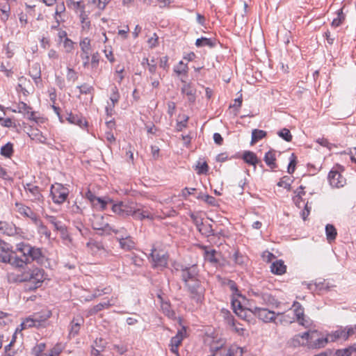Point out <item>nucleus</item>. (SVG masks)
<instances>
[{"label":"nucleus","instance_id":"obj_1","mask_svg":"<svg viewBox=\"0 0 356 356\" xmlns=\"http://www.w3.org/2000/svg\"><path fill=\"white\" fill-rule=\"evenodd\" d=\"M44 271L42 268H34L24 272L20 278V282H26V289L33 291L41 286L44 280Z\"/></svg>","mask_w":356,"mask_h":356},{"label":"nucleus","instance_id":"obj_2","mask_svg":"<svg viewBox=\"0 0 356 356\" xmlns=\"http://www.w3.org/2000/svg\"><path fill=\"white\" fill-rule=\"evenodd\" d=\"M16 250L22 254L23 257H25L28 264L35 261L39 264H42L44 261L45 257L40 248L32 246L29 243H21L17 245Z\"/></svg>","mask_w":356,"mask_h":356},{"label":"nucleus","instance_id":"obj_3","mask_svg":"<svg viewBox=\"0 0 356 356\" xmlns=\"http://www.w3.org/2000/svg\"><path fill=\"white\" fill-rule=\"evenodd\" d=\"M190 294V298L197 303H201L204 297L205 289L199 279L185 284Z\"/></svg>","mask_w":356,"mask_h":356},{"label":"nucleus","instance_id":"obj_4","mask_svg":"<svg viewBox=\"0 0 356 356\" xmlns=\"http://www.w3.org/2000/svg\"><path fill=\"white\" fill-rule=\"evenodd\" d=\"M50 195L55 204H61L66 201L69 189L61 184L55 183L51 186Z\"/></svg>","mask_w":356,"mask_h":356},{"label":"nucleus","instance_id":"obj_5","mask_svg":"<svg viewBox=\"0 0 356 356\" xmlns=\"http://www.w3.org/2000/svg\"><path fill=\"white\" fill-rule=\"evenodd\" d=\"M112 211L122 217H127L132 215L136 211V204L134 202L126 203L119 202L116 204L111 203Z\"/></svg>","mask_w":356,"mask_h":356},{"label":"nucleus","instance_id":"obj_6","mask_svg":"<svg viewBox=\"0 0 356 356\" xmlns=\"http://www.w3.org/2000/svg\"><path fill=\"white\" fill-rule=\"evenodd\" d=\"M252 312L256 316L259 320L264 323H275L276 322V314L271 310L266 308L255 307L252 309Z\"/></svg>","mask_w":356,"mask_h":356},{"label":"nucleus","instance_id":"obj_7","mask_svg":"<svg viewBox=\"0 0 356 356\" xmlns=\"http://www.w3.org/2000/svg\"><path fill=\"white\" fill-rule=\"evenodd\" d=\"M181 277L185 284L191 282L193 280L199 279V270L197 265H192L188 267L181 266Z\"/></svg>","mask_w":356,"mask_h":356},{"label":"nucleus","instance_id":"obj_8","mask_svg":"<svg viewBox=\"0 0 356 356\" xmlns=\"http://www.w3.org/2000/svg\"><path fill=\"white\" fill-rule=\"evenodd\" d=\"M150 258L153 262L154 267H166L168 265V255L161 250H152Z\"/></svg>","mask_w":356,"mask_h":356},{"label":"nucleus","instance_id":"obj_9","mask_svg":"<svg viewBox=\"0 0 356 356\" xmlns=\"http://www.w3.org/2000/svg\"><path fill=\"white\" fill-rule=\"evenodd\" d=\"M328 180L330 184L335 188L343 187L346 183V178H344L339 172L335 170H330L328 174Z\"/></svg>","mask_w":356,"mask_h":356},{"label":"nucleus","instance_id":"obj_10","mask_svg":"<svg viewBox=\"0 0 356 356\" xmlns=\"http://www.w3.org/2000/svg\"><path fill=\"white\" fill-rule=\"evenodd\" d=\"M17 212L24 217L29 218L34 223L40 217L30 207L19 203L15 204Z\"/></svg>","mask_w":356,"mask_h":356},{"label":"nucleus","instance_id":"obj_11","mask_svg":"<svg viewBox=\"0 0 356 356\" xmlns=\"http://www.w3.org/2000/svg\"><path fill=\"white\" fill-rule=\"evenodd\" d=\"M13 111L22 113L24 116H26L29 120L36 122H38L37 118L35 117V113L32 111V108L23 102H19L16 108L13 109Z\"/></svg>","mask_w":356,"mask_h":356},{"label":"nucleus","instance_id":"obj_12","mask_svg":"<svg viewBox=\"0 0 356 356\" xmlns=\"http://www.w3.org/2000/svg\"><path fill=\"white\" fill-rule=\"evenodd\" d=\"M183 86L181 89V94L187 97L188 101L190 103H194L196 99V89L191 83H187L186 81L181 79Z\"/></svg>","mask_w":356,"mask_h":356},{"label":"nucleus","instance_id":"obj_13","mask_svg":"<svg viewBox=\"0 0 356 356\" xmlns=\"http://www.w3.org/2000/svg\"><path fill=\"white\" fill-rule=\"evenodd\" d=\"M83 323L84 318L81 316L74 317L70 325V337H76L79 334L81 327L83 325Z\"/></svg>","mask_w":356,"mask_h":356},{"label":"nucleus","instance_id":"obj_14","mask_svg":"<svg viewBox=\"0 0 356 356\" xmlns=\"http://www.w3.org/2000/svg\"><path fill=\"white\" fill-rule=\"evenodd\" d=\"M96 229H102L104 231H111L116 235V238L118 241H121L122 238L127 237L129 235H130L127 230L124 227H120L119 229H116L112 226H111L109 224L106 223L104 227H95Z\"/></svg>","mask_w":356,"mask_h":356},{"label":"nucleus","instance_id":"obj_15","mask_svg":"<svg viewBox=\"0 0 356 356\" xmlns=\"http://www.w3.org/2000/svg\"><path fill=\"white\" fill-rule=\"evenodd\" d=\"M24 189L26 192H29L31 195V200L33 202H42L43 195L38 186H35L31 183L24 185Z\"/></svg>","mask_w":356,"mask_h":356},{"label":"nucleus","instance_id":"obj_16","mask_svg":"<svg viewBox=\"0 0 356 356\" xmlns=\"http://www.w3.org/2000/svg\"><path fill=\"white\" fill-rule=\"evenodd\" d=\"M117 302V298L112 297L111 299L108 300L106 302H100L88 310V314L92 316L95 315L99 312L103 310L104 309H108L110 307L115 305Z\"/></svg>","mask_w":356,"mask_h":356},{"label":"nucleus","instance_id":"obj_17","mask_svg":"<svg viewBox=\"0 0 356 356\" xmlns=\"http://www.w3.org/2000/svg\"><path fill=\"white\" fill-rule=\"evenodd\" d=\"M12 248L10 244L0 239V262L6 263V261H9V254L12 252Z\"/></svg>","mask_w":356,"mask_h":356},{"label":"nucleus","instance_id":"obj_18","mask_svg":"<svg viewBox=\"0 0 356 356\" xmlns=\"http://www.w3.org/2000/svg\"><path fill=\"white\" fill-rule=\"evenodd\" d=\"M0 233L8 236H14L17 234V230L13 223L0 221Z\"/></svg>","mask_w":356,"mask_h":356},{"label":"nucleus","instance_id":"obj_19","mask_svg":"<svg viewBox=\"0 0 356 356\" xmlns=\"http://www.w3.org/2000/svg\"><path fill=\"white\" fill-rule=\"evenodd\" d=\"M6 263L10 264L12 266L18 268H23L28 263L25 259V257L14 255L13 252H10L9 254V261H6Z\"/></svg>","mask_w":356,"mask_h":356},{"label":"nucleus","instance_id":"obj_20","mask_svg":"<svg viewBox=\"0 0 356 356\" xmlns=\"http://www.w3.org/2000/svg\"><path fill=\"white\" fill-rule=\"evenodd\" d=\"M224 318L226 321V323L232 327L235 332L238 333L240 335H242L244 332V329L243 327H238L237 324L235 322L234 316L231 314V313L229 311H226L224 312Z\"/></svg>","mask_w":356,"mask_h":356},{"label":"nucleus","instance_id":"obj_21","mask_svg":"<svg viewBox=\"0 0 356 356\" xmlns=\"http://www.w3.org/2000/svg\"><path fill=\"white\" fill-rule=\"evenodd\" d=\"M225 341L223 339H220L217 341H213L212 344L211 345V350L213 353L212 355L216 356L218 355V351H220V353H223L225 355L227 353V350L229 348H227L225 346Z\"/></svg>","mask_w":356,"mask_h":356},{"label":"nucleus","instance_id":"obj_22","mask_svg":"<svg viewBox=\"0 0 356 356\" xmlns=\"http://www.w3.org/2000/svg\"><path fill=\"white\" fill-rule=\"evenodd\" d=\"M51 316V312L49 310H44L40 312L33 314V321H35L38 326H41L48 318Z\"/></svg>","mask_w":356,"mask_h":356},{"label":"nucleus","instance_id":"obj_23","mask_svg":"<svg viewBox=\"0 0 356 356\" xmlns=\"http://www.w3.org/2000/svg\"><path fill=\"white\" fill-rule=\"evenodd\" d=\"M66 119L70 124L78 125L80 127H86L88 124V122L86 121L84 118L78 115H74L72 113L67 114V117Z\"/></svg>","mask_w":356,"mask_h":356},{"label":"nucleus","instance_id":"obj_24","mask_svg":"<svg viewBox=\"0 0 356 356\" xmlns=\"http://www.w3.org/2000/svg\"><path fill=\"white\" fill-rule=\"evenodd\" d=\"M216 44L217 40L215 38L202 37L200 38H197L195 41V45L197 47H209L210 48H213L216 47Z\"/></svg>","mask_w":356,"mask_h":356},{"label":"nucleus","instance_id":"obj_25","mask_svg":"<svg viewBox=\"0 0 356 356\" xmlns=\"http://www.w3.org/2000/svg\"><path fill=\"white\" fill-rule=\"evenodd\" d=\"M286 270V266L282 260H277L270 266V270L275 275H283Z\"/></svg>","mask_w":356,"mask_h":356},{"label":"nucleus","instance_id":"obj_26","mask_svg":"<svg viewBox=\"0 0 356 356\" xmlns=\"http://www.w3.org/2000/svg\"><path fill=\"white\" fill-rule=\"evenodd\" d=\"M243 159L246 163L253 165L254 168H256L257 164L260 162L257 155L250 151H245L243 153Z\"/></svg>","mask_w":356,"mask_h":356},{"label":"nucleus","instance_id":"obj_27","mask_svg":"<svg viewBox=\"0 0 356 356\" xmlns=\"http://www.w3.org/2000/svg\"><path fill=\"white\" fill-rule=\"evenodd\" d=\"M33 224L36 226L38 232L40 234L44 235L45 238L47 239H49L51 238V231L43 223V222L40 220V218Z\"/></svg>","mask_w":356,"mask_h":356},{"label":"nucleus","instance_id":"obj_28","mask_svg":"<svg viewBox=\"0 0 356 356\" xmlns=\"http://www.w3.org/2000/svg\"><path fill=\"white\" fill-rule=\"evenodd\" d=\"M120 246L122 249L129 251L135 248L136 243L133 238L129 235L127 237L122 238L119 241Z\"/></svg>","mask_w":356,"mask_h":356},{"label":"nucleus","instance_id":"obj_29","mask_svg":"<svg viewBox=\"0 0 356 356\" xmlns=\"http://www.w3.org/2000/svg\"><path fill=\"white\" fill-rule=\"evenodd\" d=\"M44 217L54 227L56 231L64 232L65 230V225L56 217L47 214H45Z\"/></svg>","mask_w":356,"mask_h":356},{"label":"nucleus","instance_id":"obj_30","mask_svg":"<svg viewBox=\"0 0 356 356\" xmlns=\"http://www.w3.org/2000/svg\"><path fill=\"white\" fill-rule=\"evenodd\" d=\"M29 75L34 80L35 83L41 81V70L39 63L33 64L29 69Z\"/></svg>","mask_w":356,"mask_h":356},{"label":"nucleus","instance_id":"obj_31","mask_svg":"<svg viewBox=\"0 0 356 356\" xmlns=\"http://www.w3.org/2000/svg\"><path fill=\"white\" fill-rule=\"evenodd\" d=\"M86 196L91 202H94L95 200H97L100 204L101 208L103 210L106 209L107 204L108 203H112L111 200H105L101 197H97L90 191H88L86 193Z\"/></svg>","mask_w":356,"mask_h":356},{"label":"nucleus","instance_id":"obj_32","mask_svg":"<svg viewBox=\"0 0 356 356\" xmlns=\"http://www.w3.org/2000/svg\"><path fill=\"white\" fill-rule=\"evenodd\" d=\"M264 159L266 165L269 166L272 170L277 168V164L275 163L276 157L275 150L270 149L265 154Z\"/></svg>","mask_w":356,"mask_h":356},{"label":"nucleus","instance_id":"obj_33","mask_svg":"<svg viewBox=\"0 0 356 356\" xmlns=\"http://www.w3.org/2000/svg\"><path fill=\"white\" fill-rule=\"evenodd\" d=\"M353 353H356V343L346 348L337 350L334 356H351Z\"/></svg>","mask_w":356,"mask_h":356},{"label":"nucleus","instance_id":"obj_34","mask_svg":"<svg viewBox=\"0 0 356 356\" xmlns=\"http://www.w3.org/2000/svg\"><path fill=\"white\" fill-rule=\"evenodd\" d=\"M325 234L327 241L331 243L336 239L337 232L333 225L327 224L325 226Z\"/></svg>","mask_w":356,"mask_h":356},{"label":"nucleus","instance_id":"obj_35","mask_svg":"<svg viewBox=\"0 0 356 356\" xmlns=\"http://www.w3.org/2000/svg\"><path fill=\"white\" fill-rule=\"evenodd\" d=\"M329 338L331 341H335L339 339L347 340L345 327H341L340 329H338L332 334H329Z\"/></svg>","mask_w":356,"mask_h":356},{"label":"nucleus","instance_id":"obj_36","mask_svg":"<svg viewBox=\"0 0 356 356\" xmlns=\"http://www.w3.org/2000/svg\"><path fill=\"white\" fill-rule=\"evenodd\" d=\"M267 136L266 131L261 129H253L252 131L251 144L253 145Z\"/></svg>","mask_w":356,"mask_h":356},{"label":"nucleus","instance_id":"obj_37","mask_svg":"<svg viewBox=\"0 0 356 356\" xmlns=\"http://www.w3.org/2000/svg\"><path fill=\"white\" fill-rule=\"evenodd\" d=\"M186 332V329L184 327H182L181 330H179L177 333V334L172 337L170 340V345H173L174 346H179L184 339V333Z\"/></svg>","mask_w":356,"mask_h":356},{"label":"nucleus","instance_id":"obj_38","mask_svg":"<svg viewBox=\"0 0 356 356\" xmlns=\"http://www.w3.org/2000/svg\"><path fill=\"white\" fill-rule=\"evenodd\" d=\"M315 334H317L316 331H314L312 332L308 331L302 334H296L294 337V342H296L299 339H302V341H305L306 342H308L309 340H312L314 338Z\"/></svg>","mask_w":356,"mask_h":356},{"label":"nucleus","instance_id":"obj_39","mask_svg":"<svg viewBox=\"0 0 356 356\" xmlns=\"http://www.w3.org/2000/svg\"><path fill=\"white\" fill-rule=\"evenodd\" d=\"M197 229L202 235L207 237L215 235L214 230L213 229L211 224H206L203 222L202 225H201Z\"/></svg>","mask_w":356,"mask_h":356},{"label":"nucleus","instance_id":"obj_40","mask_svg":"<svg viewBox=\"0 0 356 356\" xmlns=\"http://www.w3.org/2000/svg\"><path fill=\"white\" fill-rule=\"evenodd\" d=\"M216 254L217 252L213 249L211 250H206V252H204V259L212 264H217L219 261L216 257Z\"/></svg>","mask_w":356,"mask_h":356},{"label":"nucleus","instance_id":"obj_41","mask_svg":"<svg viewBox=\"0 0 356 356\" xmlns=\"http://www.w3.org/2000/svg\"><path fill=\"white\" fill-rule=\"evenodd\" d=\"M10 8V6L7 3H1L0 4V19L3 22H6L8 20L9 17Z\"/></svg>","mask_w":356,"mask_h":356},{"label":"nucleus","instance_id":"obj_42","mask_svg":"<svg viewBox=\"0 0 356 356\" xmlns=\"http://www.w3.org/2000/svg\"><path fill=\"white\" fill-rule=\"evenodd\" d=\"M29 136L33 140H35L40 143H46V137L42 135V133L38 129H33L31 133L29 134Z\"/></svg>","mask_w":356,"mask_h":356},{"label":"nucleus","instance_id":"obj_43","mask_svg":"<svg viewBox=\"0 0 356 356\" xmlns=\"http://www.w3.org/2000/svg\"><path fill=\"white\" fill-rule=\"evenodd\" d=\"M82 53L90 54L91 49L90 40L88 38H84L80 41L79 43Z\"/></svg>","mask_w":356,"mask_h":356},{"label":"nucleus","instance_id":"obj_44","mask_svg":"<svg viewBox=\"0 0 356 356\" xmlns=\"http://www.w3.org/2000/svg\"><path fill=\"white\" fill-rule=\"evenodd\" d=\"M161 309L163 312L169 318H175L176 317L175 312L171 309L170 305L165 302L161 303Z\"/></svg>","mask_w":356,"mask_h":356},{"label":"nucleus","instance_id":"obj_45","mask_svg":"<svg viewBox=\"0 0 356 356\" xmlns=\"http://www.w3.org/2000/svg\"><path fill=\"white\" fill-rule=\"evenodd\" d=\"M261 299L266 305H276V307H277V300L270 293H262L261 295Z\"/></svg>","mask_w":356,"mask_h":356},{"label":"nucleus","instance_id":"obj_46","mask_svg":"<svg viewBox=\"0 0 356 356\" xmlns=\"http://www.w3.org/2000/svg\"><path fill=\"white\" fill-rule=\"evenodd\" d=\"M67 6L72 10H81L85 9V6L83 3L82 1H74L73 0H67L66 1Z\"/></svg>","mask_w":356,"mask_h":356},{"label":"nucleus","instance_id":"obj_47","mask_svg":"<svg viewBox=\"0 0 356 356\" xmlns=\"http://www.w3.org/2000/svg\"><path fill=\"white\" fill-rule=\"evenodd\" d=\"M13 145L10 143H6L1 149V154L7 158H10L13 155Z\"/></svg>","mask_w":356,"mask_h":356},{"label":"nucleus","instance_id":"obj_48","mask_svg":"<svg viewBox=\"0 0 356 356\" xmlns=\"http://www.w3.org/2000/svg\"><path fill=\"white\" fill-rule=\"evenodd\" d=\"M293 307L294 308L293 312L296 317V320L298 318H300L305 315L304 308L302 307L300 302H294L293 304Z\"/></svg>","mask_w":356,"mask_h":356},{"label":"nucleus","instance_id":"obj_49","mask_svg":"<svg viewBox=\"0 0 356 356\" xmlns=\"http://www.w3.org/2000/svg\"><path fill=\"white\" fill-rule=\"evenodd\" d=\"M345 19V15L343 13V9L341 8L337 10V17L334 19L332 22V26L334 27L339 26Z\"/></svg>","mask_w":356,"mask_h":356},{"label":"nucleus","instance_id":"obj_50","mask_svg":"<svg viewBox=\"0 0 356 356\" xmlns=\"http://www.w3.org/2000/svg\"><path fill=\"white\" fill-rule=\"evenodd\" d=\"M329 339V337L318 338L313 341L312 347L314 348H323L328 343Z\"/></svg>","mask_w":356,"mask_h":356},{"label":"nucleus","instance_id":"obj_51","mask_svg":"<svg viewBox=\"0 0 356 356\" xmlns=\"http://www.w3.org/2000/svg\"><path fill=\"white\" fill-rule=\"evenodd\" d=\"M77 88L79 89V92L81 94L84 95L92 94L94 92L95 90L92 86H90L86 83H84L81 86H78Z\"/></svg>","mask_w":356,"mask_h":356},{"label":"nucleus","instance_id":"obj_52","mask_svg":"<svg viewBox=\"0 0 356 356\" xmlns=\"http://www.w3.org/2000/svg\"><path fill=\"white\" fill-rule=\"evenodd\" d=\"M277 135L284 139L286 142H291L292 140V135L289 129L283 128L277 132Z\"/></svg>","mask_w":356,"mask_h":356},{"label":"nucleus","instance_id":"obj_53","mask_svg":"<svg viewBox=\"0 0 356 356\" xmlns=\"http://www.w3.org/2000/svg\"><path fill=\"white\" fill-rule=\"evenodd\" d=\"M188 67L186 64H184L183 61H180L177 65L174 67V72L177 75L186 74Z\"/></svg>","mask_w":356,"mask_h":356},{"label":"nucleus","instance_id":"obj_54","mask_svg":"<svg viewBox=\"0 0 356 356\" xmlns=\"http://www.w3.org/2000/svg\"><path fill=\"white\" fill-rule=\"evenodd\" d=\"M66 79L69 82H75L78 79V73L72 68L67 67Z\"/></svg>","mask_w":356,"mask_h":356},{"label":"nucleus","instance_id":"obj_55","mask_svg":"<svg viewBox=\"0 0 356 356\" xmlns=\"http://www.w3.org/2000/svg\"><path fill=\"white\" fill-rule=\"evenodd\" d=\"M313 286H314L316 290H318L320 291H328L330 289V286H328L327 283H325V282H320L318 283H315L314 284H310L309 285V289H313Z\"/></svg>","mask_w":356,"mask_h":356},{"label":"nucleus","instance_id":"obj_56","mask_svg":"<svg viewBox=\"0 0 356 356\" xmlns=\"http://www.w3.org/2000/svg\"><path fill=\"white\" fill-rule=\"evenodd\" d=\"M297 163V157L294 153H292L290 156V161L288 165V172L292 174L294 172Z\"/></svg>","mask_w":356,"mask_h":356},{"label":"nucleus","instance_id":"obj_57","mask_svg":"<svg viewBox=\"0 0 356 356\" xmlns=\"http://www.w3.org/2000/svg\"><path fill=\"white\" fill-rule=\"evenodd\" d=\"M280 316L279 318V321L281 324L283 323H291L294 321V318L289 316L288 314H285L284 313L278 312L276 314V317Z\"/></svg>","mask_w":356,"mask_h":356},{"label":"nucleus","instance_id":"obj_58","mask_svg":"<svg viewBox=\"0 0 356 356\" xmlns=\"http://www.w3.org/2000/svg\"><path fill=\"white\" fill-rule=\"evenodd\" d=\"M21 326L22 329H26L28 327H39L37 324V323L33 321V316L29 317L26 318L24 321L22 322L21 324Z\"/></svg>","mask_w":356,"mask_h":356},{"label":"nucleus","instance_id":"obj_59","mask_svg":"<svg viewBox=\"0 0 356 356\" xmlns=\"http://www.w3.org/2000/svg\"><path fill=\"white\" fill-rule=\"evenodd\" d=\"M227 285L229 286L230 290L232 291V293L234 296H241V293L238 289V286L234 281L228 280L227 282Z\"/></svg>","mask_w":356,"mask_h":356},{"label":"nucleus","instance_id":"obj_60","mask_svg":"<svg viewBox=\"0 0 356 356\" xmlns=\"http://www.w3.org/2000/svg\"><path fill=\"white\" fill-rule=\"evenodd\" d=\"M61 352L59 346H54L47 353H44L40 356H58Z\"/></svg>","mask_w":356,"mask_h":356},{"label":"nucleus","instance_id":"obj_61","mask_svg":"<svg viewBox=\"0 0 356 356\" xmlns=\"http://www.w3.org/2000/svg\"><path fill=\"white\" fill-rule=\"evenodd\" d=\"M15 341V337L10 342L9 344L5 346L4 348V356H14L15 354V351L11 348L13 343Z\"/></svg>","mask_w":356,"mask_h":356},{"label":"nucleus","instance_id":"obj_62","mask_svg":"<svg viewBox=\"0 0 356 356\" xmlns=\"http://www.w3.org/2000/svg\"><path fill=\"white\" fill-rule=\"evenodd\" d=\"M74 42L70 38H65L63 42V46L67 52L70 53L74 49Z\"/></svg>","mask_w":356,"mask_h":356},{"label":"nucleus","instance_id":"obj_63","mask_svg":"<svg viewBox=\"0 0 356 356\" xmlns=\"http://www.w3.org/2000/svg\"><path fill=\"white\" fill-rule=\"evenodd\" d=\"M289 179L290 178L288 176L283 177L277 183V186L289 190L291 186V184L289 182Z\"/></svg>","mask_w":356,"mask_h":356},{"label":"nucleus","instance_id":"obj_64","mask_svg":"<svg viewBox=\"0 0 356 356\" xmlns=\"http://www.w3.org/2000/svg\"><path fill=\"white\" fill-rule=\"evenodd\" d=\"M45 347L46 345L44 343H40L39 344H37L33 348V351L35 352V356H40V355L44 353L43 351L44 350Z\"/></svg>","mask_w":356,"mask_h":356}]
</instances>
